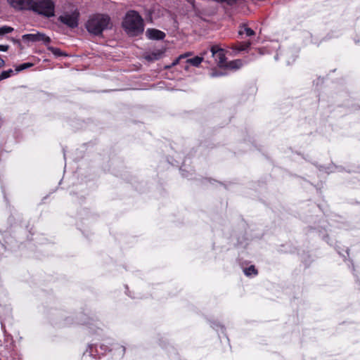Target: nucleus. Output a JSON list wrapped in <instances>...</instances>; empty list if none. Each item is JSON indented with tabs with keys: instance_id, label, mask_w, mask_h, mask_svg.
Listing matches in <instances>:
<instances>
[{
	"instance_id": "nucleus-22",
	"label": "nucleus",
	"mask_w": 360,
	"mask_h": 360,
	"mask_svg": "<svg viewBox=\"0 0 360 360\" xmlns=\"http://www.w3.org/2000/svg\"><path fill=\"white\" fill-rule=\"evenodd\" d=\"M191 55H192V53H191V52H187V53H184V54H183V55H181V56H180V58H186V57H188V56H191Z\"/></svg>"
},
{
	"instance_id": "nucleus-16",
	"label": "nucleus",
	"mask_w": 360,
	"mask_h": 360,
	"mask_svg": "<svg viewBox=\"0 0 360 360\" xmlns=\"http://www.w3.org/2000/svg\"><path fill=\"white\" fill-rule=\"evenodd\" d=\"M13 28L8 26H3L0 27V36L11 32Z\"/></svg>"
},
{
	"instance_id": "nucleus-12",
	"label": "nucleus",
	"mask_w": 360,
	"mask_h": 360,
	"mask_svg": "<svg viewBox=\"0 0 360 360\" xmlns=\"http://www.w3.org/2000/svg\"><path fill=\"white\" fill-rule=\"evenodd\" d=\"M47 49L50 51L54 56L59 57V56H66L67 54L63 53L60 49L58 48H55L51 46H47Z\"/></svg>"
},
{
	"instance_id": "nucleus-14",
	"label": "nucleus",
	"mask_w": 360,
	"mask_h": 360,
	"mask_svg": "<svg viewBox=\"0 0 360 360\" xmlns=\"http://www.w3.org/2000/svg\"><path fill=\"white\" fill-rule=\"evenodd\" d=\"M244 273L246 276H249L251 275H257L258 274V271L254 265H251L249 267L244 269Z\"/></svg>"
},
{
	"instance_id": "nucleus-13",
	"label": "nucleus",
	"mask_w": 360,
	"mask_h": 360,
	"mask_svg": "<svg viewBox=\"0 0 360 360\" xmlns=\"http://www.w3.org/2000/svg\"><path fill=\"white\" fill-rule=\"evenodd\" d=\"M239 34H243L244 33L247 36H252L255 35V32L250 27L243 26L238 32Z\"/></svg>"
},
{
	"instance_id": "nucleus-10",
	"label": "nucleus",
	"mask_w": 360,
	"mask_h": 360,
	"mask_svg": "<svg viewBox=\"0 0 360 360\" xmlns=\"http://www.w3.org/2000/svg\"><path fill=\"white\" fill-rule=\"evenodd\" d=\"M242 66V62L240 60H235L230 61L228 63H226V68H229L230 69H238Z\"/></svg>"
},
{
	"instance_id": "nucleus-21",
	"label": "nucleus",
	"mask_w": 360,
	"mask_h": 360,
	"mask_svg": "<svg viewBox=\"0 0 360 360\" xmlns=\"http://www.w3.org/2000/svg\"><path fill=\"white\" fill-rule=\"evenodd\" d=\"M9 46L8 45H1L0 44V51H8Z\"/></svg>"
},
{
	"instance_id": "nucleus-11",
	"label": "nucleus",
	"mask_w": 360,
	"mask_h": 360,
	"mask_svg": "<svg viewBox=\"0 0 360 360\" xmlns=\"http://www.w3.org/2000/svg\"><path fill=\"white\" fill-rule=\"evenodd\" d=\"M203 61V57L195 56L192 58H189L186 60L188 63H190L193 66L198 67L200 64Z\"/></svg>"
},
{
	"instance_id": "nucleus-1",
	"label": "nucleus",
	"mask_w": 360,
	"mask_h": 360,
	"mask_svg": "<svg viewBox=\"0 0 360 360\" xmlns=\"http://www.w3.org/2000/svg\"><path fill=\"white\" fill-rule=\"evenodd\" d=\"M122 27L128 35L137 37L143 32V20L138 12L130 11L124 18Z\"/></svg>"
},
{
	"instance_id": "nucleus-8",
	"label": "nucleus",
	"mask_w": 360,
	"mask_h": 360,
	"mask_svg": "<svg viewBox=\"0 0 360 360\" xmlns=\"http://www.w3.org/2000/svg\"><path fill=\"white\" fill-rule=\"evenodd\" d=\"M41 33L37 32L36 34H26L22 35V38L24 41L37 42L41 41Z\"/></svg>"
},
{
	"instance_id": "nucleus-4",
	"label": "nucleus",
	"mask_w": 360,
	"mask_h": 360,
	"mask_svg": "<svg viewBox=\"0 0 360 360\" xmlns=\"http://www.w3.org/2000/svg\"><path fill=\"white\" fill-rule=\"evenodd\" d=\"M79 17V13L77 10H75L71 13H65L63 15H60L58 20L70 28L73 29L78 27Z\"/></svg>"
},
{
	"instance_id": "nucleus-3",
	"label": "nucleus",
	"mask_w": 360,
	"mask_h": 360,
	"mask_svg": "<svg viewBox=\"0 0 360 360\" xmlns=\"http://www.w3.org/2000/svg\"><path fill=\"white\" fill-rule=\"evenodd\" d=\"M55 6L51 0H32L30 10L47 18L54 16Z\"/></svg>"
},
{
	"instance_id": "nucleus-23",
	"label": "nucleus",
	"mask_w": 360,
	"mask_h": 360,
	"mask_svg": "<svg viewBox=\"0 0 360 360\" xmlns=\"http://www.w3.org/2000/svg\"><path fill=\"white\" fill-rule=\"evenodd\" d=\"M250 43H246L240 49L245 50L246 49H248L250 46Z\"/></svg>"
},
{
	"instance_id": "nucleus-6",
	"label": "nucleus",
	"mask_w": 360,
	"mask_h": 360,
	"mask_svg": "<svg viewBox=\"0 0 360 360\" xmlns=\"http://www.w3.org/2000/svg\"><path fill=\"white\" fill-rule=\"evenodd\" d=\"M11 7L18 11L30 10L32 0H7Z\"/></svg>"
},
{
	"instance_id": "nucleus-20",
	"label": "nucleus",
	"mask_w": 360,
	"mask_h": 360,
	"mask_svg": "<svg viewBox=\"0 0 360 360\" xmlns=\"http://www.w3.org/2000/svg\"><path fill=\"white\" fill-rule=\"evenodd\" d=\"M211 77H218V76H221L223 75L224 74L221 72H217V71H213L211 72Z\"/></svg>"
},
{
	"instance_id": "nucleus-18",
	"label": "nucleus",
	"mask_w": 360,
	"mask_h": 360,
	"mask_svg": "<svg viewBox=\"0 0 360 360\" xmlns=\"http://www.w3.org/2000/svg\"><path fill=\"white\" fill-rule=\"evenodd\" d=\"M41 41H43L45 45H48L51 42V38L45 34L41 33Z\"/></svg>"
},
{
	"instance_id": "nucleus-7",
	"label": "nucleus",
	"mask_w": 360,
	"mask_h": 360,
	"mask_svg": "<svg viewBox=\"0 0 360 360\" xmlns=\"http://www.w3.org/2000/svg\"><path fill=\"white\" fill-rule=\"evenodd\" d=\"M148 38L150 39L161 40L165 37V33L156 29H148L146 32Z\"/></svg>"
},
{
	"instance_id": "nucleus-24",
	"label": "nucleus",
	"mask_w": 360,
	"mask_h": 360,
	"mask_svg": "<svg viewBox=\"0 0 360 360\" xmlns=\"http://www.w3.org/2000/svg\"><path fill=\"white\" fill-rule=\"evenodd\" d=\"M4 60L0 57V68L4 66Z\"/></svg>"
},
{
	"instance_id": "nucleus-19",
	"label": "nucleus",
	"mask_w": 360,
	"mask_h": 360,
	"mask_svg": "<svg viewBox=\"0 0 360 360\" xmlns=\"http://www.w3.org/2000/svg\"><path fill=\"white\" fill-rule=\"evenodd\" d=\"M181 58H180V56H179L176 59H175V60H174V62L172 63V65H171L170 66H166V68H171V67H172V66H175V65H176L179 63V60H180Z\"/></svg>"
},
{
	"instance_id": "nucleus-15",
	"label": "nucleus",
	"mask_w": 360,
	"mask_h": 360,
	"mask_svg": "<svg viewBox=\"0 0 360 360\" xmlns=\"http://www.w3.org/2000/svg\"><path fill=\"white\" fill-rule=\"evenodd\" d=\"M13 71L12 69L1 72L0 74V81L8 78L13 74Z\"/></svg>"
},
{
	"instance_id": "nucleus-17",
	"label": "nucleus",
	"mask_w": 360,
	"mask_h": 360,
	"mask_svg": "<svg viewBox=\"0 0 360 360\" xmlns=\"http://www.w3.org/2000/svg\"><path fill=\"white\" fill-rule=\"evenodd\" d=\"M32 65H33V64L30 63H23V64H21L20 65H19L18 67H17L15 70L17 72H20L21 70H23L26 69V68H30Z\"/></svg>"
},
{
	"instance_id": "nucleus-25",
	"label": "nucleus",
	"mask_w": 360,
	"mask_h": 360,
	"mask_svg": "<svg viewBox=\"0 0 360 360\" xmlns=\"http://www.w3.org/2000/svg\"><path fill=\"white\" fill-rule=\"evenodd\" d=\"M207 51H204V52H203V54H204V55H205V54H206V53H207Z\"/></svg>"
},
{
	"instance_id": "nucleus-9",
	"label": "nucleus",
	"mask_w": 360,
	"mask_h": 360,
	"mask_svg": "<svg viewBox=\"0 0 360 360\" xmlns=\"http://www.w3.org/2000/svg\"><path fill=\"white\" fill-rule=\"evenodd\" d=\"M164 52L161 50L153 51L146 56V59L148 61L157 60L162 58Z\"/></svg>"
},
{
	"instance_id": "nucleus-5",
	"label": "nucleus",
	"mask_w": 360,
	"mask_h": 360,
	"mask_svg": "<svg viewBox=\"0 0 360 360\" xmlns=\"http://www.w3.org/2000/svg\"><path fill=\"white\" fill-rule=\"evenodd\" d=\"M212 56L214 58L219 67H224L226 65V56L224 49L214 45L210 48Z\"/></svg>"
},
{
	"instance_id": "nucleus-2",
	"label": "nucleus",
	"mask_w": 360,
	"mask_h": 360,
	"mask_svg": "<svg viewBox=\"0 0 360 360\" xmlns=\"http://www.w3.org/2000/svg\"><path fill=\"white\" fill-rule=\"evenodd\" d=\"M111 27V20L106 14L97 13L89 17L86 23L87 31L96 36L101 35L103 32Z\"/></svg>"
}]
</instances>
